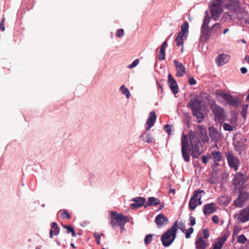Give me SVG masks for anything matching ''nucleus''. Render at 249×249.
<instances>
[{
  "label": "nucleus",
  "instance_id": "nucleus-1",
  "mask_svg": "<svg viewBox=\"0 0 249 249\" xmlns=\"http://www.w3.org/2000/svg\"><path fill=\"white\" fill-rule=\"evenodd\" d=\"M225 6L229 12L237 15L240 10L238 0H212L209 4L211 17L214 20L218 18L219 14L223 11L222 6Z\"/></svg>",
  "mask_w": 249,
  "mask_h": 249
},
{
  "label": "nucleus",
  "instance_id": "nucleus-2",
  "mask_svg": "<svg viewBox=\"0 0 249 249\" xmlns=\"http://www.w3.org/2000/svg\"><path fill=\"white\" fill-rule=\"evenodd\" d=\"M188 105L191 107L193 115L196 117L197 122H202L204 118V115L202 112L204 107L201 101L198 98L193 97L191 98Z\"/></svg>",
  "mask_w": 249,
  "mask_h": 249
},
{
  "label": "nucleus",
  "instance_id": "nucleus-3",
  "mask_svg": "<svg viewBox=\"0 0 249 249\" xmlns=\"http://www.w3.org/2000/svg\"><path fill=\"white\" fill-rule=\"evenodd\" d=\"M177 230L178 221H176L173 226L161 236V242L164 247H169L174 241L176 238Z\"/></svg>",
  "mask_w": 249,
  "mask_h": 249
},
{
  "label": "nucleus",
  "instance_id": "nucleus-4",
  "mask_svg": "<svg viewBox=\"0 0 249 249\" xmlns=\"http://www.w3.org/2000/svg\"><path fill=\"white\" fill-rule=\"evenodd\" d=\"M191 143V155L194 158H198L202 151L200 150L201 142L196 136H191L190 137Z\"/></svg>",
  "mask_w": 249,
  "mask_h": 249
},
{
  "label": "nucleus",
  "instance_id": "nucleus-5",
  "mask_svg": "<svg viewBox=\"0 0 249 249\" xmlns=\"http://www.w3.org/2000/svg\"><path fill=\"white\" fill-rule=\"evenodd\" d=\"M181 154L183 160L188 162L190 160L191 148L188 141L187 135H183L181 138Z\"/></svg>",
  "mask_w": 249,
  "mask_h": 249
},
{
  "label": "nucleus",
  "instance_id": "nucleus-6",
  "mask_svg": "<svg viewBox=\"0 0 249 249\" xmlns=\"http://www.w3.org/2000/svg\"><path fill=\"white\" fill-rule=\"evenodd\" d=\"M216 94L221 96L227 104L233 107H236L241 104L238 98H236L234 96H232L230 93L221 91L220 93L217 92Z\"/></svg>",
  "mask_w": 249,
  "mask_h": 249
},
{
  "label": "nucleus",
  "instance_id": "nucleus-7",
  "mask_svg": "<svg viewBox=\"0 0 249 249\" xmlns=\"http://www.w3.org/2000/svg\"><path fill=\"white\" fill-rule=\"evenodd\" d=\"M210 20V18L209 16L205 17L201 27V37L204 38L206 41L210 39L212 32L211 28L209 27Z\"/></svg>",
  "mask_w": 249,
  "mask_h": 249
},
{
  "label": "nucleus",
  "instance_id": "nucleus-8",
  "mask_svg": "<svg viewBox=\"0 0 249 249\" xmlns=\"http://www.w3.org/2000/svg\"><path fill=\"white\" fill-rule=\"evenodd\" d=\"M225 155L229 167L233 168L235 171H237L240 164L238 158L235 157L232 152H226Z\"/></svg>",
  "mask_w": 249,
  "mask_h": 249
},
{
  "label": "nucleus",
  "instance_id": "nucleus-9",
  "mask_svg": "<svg viewBox=\"0 0 249 249\" xmlns=\"http://www.w3.org/2000/svg\"><path fill=\"white\" fill-rule=\"evenodd\" d=\"M249 199V193L240 191L237 198L233 201V204L236 207L241 208L245 205L246 202Z\"/></svg>",
  "mask_w": 249,
  "mask_h": 249
},
{
  "label": "nucleus",
  "instance_id": "nucleus-10",
  "mask_svg": "<svg viewBox=\"0 0 249 249\" xmlns=\"http://www.w3.org/2000/svg\"><path fill=\"white\" fill-rule=\"evenodd\" d=\"M212 112L214 114L216 122L223 123L225 121L224 109L219 106H215L212 108Z\"/></svg>",
  "mask_w": 249,
  "mask_h": 249
},
{
  "label": "nucleus",
  "instance_id": "nucleus-11",
  "mask_svg": "<svg viewBox=\"0 0 249 249\" xmlns=\"http://www.w3.org/2000/svg\"><path fill=\"white\" fill-rule=\"evenodd\" d=\"M111 218L110 225L112 227L116 226L117 223L123 222L124 215L122 213H118L116 212L111 211L110 213Z\"/></svg>",
  "mask_w": 249,
  "mask_h": 249
},
{
  "label": "nucleus",
  "instance_id": "nucleus-12",
  "mask_svg": "<svg viewBox=\"0 0 249 249\" xmlns=\"http://www.w3.org/2000/svg\"><path fill=\"white\" fill-rule=\"evenodd\" d=\"M203 193L205 194V192L204 190L198 189L195 191L194 193L193 196L191 197L190 200L189 202V208L191 210H194L196 209V206H197V199L196 198L198 197V194Z\"/></svg>",
  "mask_w": 249,
  "mask_h": 249
},
{
  "label": "nucleus",
  "instance_id": "nucleus-13",
  "mask_svg": "<svg viewBox=\"0 0 249 249\" xmlns=\"http://www.w3.org/2000/svg\"><path fill=\"white\" fill-rule=\"evenodd\" d=\"M146 199L145 197L137 196L133 198L131 201H133L134 203L130 204V208L132 210H136L138 208L144 206L145 204Z\"/></svg>",
  "mask_w": 249,
  "mask_h": 249
},
{
  "label": "nucleus",
  "instance_id": "nucleus-14",
  "mask_svg": "<svg viewBox=\"0 0 249 249\" xmlns=\"http://www.w3.org/2000/svg\"><path fill=\"white\" fill-rule=\"evenodd\" d=\"M167 83L172 92L176 94L178 92V87L173 75L169 73L168 75Z\"/></svg>",
  "mask_w": 249,
  "mask_h": 249
},
{
  "label": "nucleus",
  "instance_id": "nucleus-15",
  "mask_svg": "<svg viewBox=\"0 0 249 249\" xmlns=\"http://www.w3.org/2000/svg\"><path fill=\"white\" fill-rule=\"evenodd\" d=\"M209 134L212 142H217L220 139L222 134L213 126L209 128Z\"/></svg>",
  "mask_w": 249,
  "mask_h": 249
},
{
  "label": "nucleus",
  "instance_id": "nucleus-16",
  "mask_svg": "<svg viewBox=\"0 0 249 249\" xmlns=\"http://www.w3.org/2000/svg\"><path fill=\"white\" fill-rule=\"evenodd\" d=\"M155 222L159 228H162L166 225L169 222L168 218L163 214L160 213L156 216L155 218Z\"/></svg>",
  "mask_w": 249,
  "mask_h": 249
},
{
  "label": "nucleus",
  "instance_id": "nucleus-17",
  "mask_svg": "<svg viewBox=\"0 0 249 249\" xmlns=\"http://www.w3.org/2000/svg\"><path fill=\"white\" fill-rule=\"evenodd\" d=\"M238 219L242 223L249 220V207H246L241 210Z\"/></svg>",
  "mask_w": 249,
  "mask_h": 249
},
{
  "label": "nucleus",
  "instance_id": "nucleus-18",
  "mask_svg": "<svg viewBox=\"0 0 249 249\" xmlns=\"http://www.w3.org/2000/svg\"><path fill=\"white\" fill-rule=\"evenodd\" d=\"M174 64L176 70V76L181 77L186 72V69L181 63L178 62L177 60H174Z\"/></svg>",
  "mask_w": 249,
  "mask_h": 249
},
{
  "label": "nucleus",
  "instance_id": "nucleus-19",
  "mask_svg": "<svg viewBox=\"0 0 249 249\" xmlns=\"http://www.w3.org/2000/svg\"><path fill=\"white\" fill-rule=\"evenodd\" d=\"M216 211V204L214 202L207 204L203 206V212L204 215L212 214Z\"/></svg>",
  "mask_w": 249,
  "mask_h": 249
},
{
  "label": "nucleus",
  "instance_id": "nucleus-20",
  "mask_svg": "<svg viewBox=\"0 0 249 249\" xmlns=\"http://www.w3.org/2000/svg\"><path fill=\"white\" fill-rule=\"evenodd\" d=\"M196 249H206L209 246L202 237L197 236L195 243Z\"/></svg>",
  "mask_w": 249,
  "mask_h": 249
},
{
  "label": "nucleus",
  "instance_id": "nucleus-21",
  "mask_svg": "<svg viewBox=\"0 0 249 249\" xmlns=\"http://www.w3.org/2000/svg\"><path fill=\"white\" fill-rule=\"evenodd\" d=\"M230 59V56L227 54L222 53L216 58V62L218 66H222L227 63Z\"/></svg>",
  "mask_w": 249,
  "mask_h": 249
},
{
  "label": "nucleus",
  "instance_id": "nucleus-22",
  "mask_svg": "<svg viewBox=\"0 0 249 249\" xmlns=\"http://www.w3.org/2000/svg\"><path fill=\"white\" fill-rule=\"evenodd\" d=\"M157 116L155 111H151L149 115L148 119L146 121V124L147 127H146V130L148 131L154 125L156 122Z\"/></svg>",
  "mask_w": 249,
  "mask_h": 249
},
{
  "label": "nucleus",
  "instance_id": "nucleus-23",
  "mask_svg": "<svg viewBox=\"0 0 249 249\" xmlns=\"http://www.w3.org/2000/svg\"><path fill=\"white\" fill-rule=\"evenodd\" d=\"M160 204V199L154 196H151L148 198L147 201L144 205V207L146 208L150 206H157Z\"/></svg>",
  "mask_w": 249,
  "mask_h": 249
},
{
  "label": "nucleus",
  "instance_id": "nucleus-24",
  "mask_svg": "<svg viewBox=\"0 0 249 249\" xmlns=\"http://www.w3.org/2000/svg\"><path fill=\"white\" fill-rule=\"evenodd\" d=\"M199 134L203 142H208L209 138L207 135V132L206 129L201 125L198 127Z\"/></svg>",
  "mask_w": 249,
  "mask_h": 249
},
{
  "label": "nucleus",
  "instance_id": "nucleus-25",
  "mask_svg": "<svg viewBox=\"0 0 249 249\" xmlns=\"http://www.w3.org/2000/svg\"><path fill=\"white\" fill-rule=\"evenodd\" d=\"M233 180L236 181L238 185H243L247 181V178L244 177L243 173L238 172L234 177Z\"/></svg>",
  "mask_w": 249,
  "mask_h": 249
},
{
  "label": "nucleus",
  "instance_id": "nucleus-26",
  "mask_svg": "<svg viewBox=\"0 0 249 249\" xmlns=\"http://www.w3.org/2000/svg\"><path fill=\"white\" fill-rule=\"evenodd\" d=\"M189 23L187 21H185L181 26V32H179L178 35L184 37L186 39L189 31Z\"/></svg>",
  "mask_w": 249,
  "mask_h": 249
},
{
  "label": "nucleus",
  "instance_id": "nucleus-27",
  "mask_svg": "<svg viewBox=\"0 0 249 249\" xmlns=\"http://www.w3.org/2000/svg\"><path fill=\"white\" fill-rule=\"evenodd\" d=\"M227 240V237H222L218 238V240L213 245V249H221Z\"/></svg>",
  "mask_w": 249,
  "mask_h": 249
},
{
  "label": "nucleus",
  "instance_id": "nucleus-28",
  "mask_svg": "<svg viewBox=\"0 0 249 249\" xmlns=\"http://www.w3.org/2000/svg\"><path fill=\"white\" fill-rule=\"evenodd\" d=\"M211 155L213 158V161H220L222 160V153L219 151H212Z\"/></svg>",
  "mask_w": 249,
  "mask_h": 249
},
{
  "label": "nucleus",
  "instance_id": "nucleus-29",
  "mask_svg": "<svg viewBox=\"0 0 249 249\" xmlns=\"http://www.w3.org/2000/svg\"><path fill=\"white\" fill-rule=\"evenodd\" d=\"M221 25L219 23L214 24L211 28L213 34L218 36L221 30Z\"/></svg>",
  "mask_w": 249,
  "mask_h": 249
},
{
  "label": "nucleus",
  "instance_id": "nucleus-30",
  "mask_svg": "<svg viewBox=\"0 0 249 249\" xmlns=\"http://www.w3.org/2000/svg\"><path fill=\"white\" fill-rule=\"evenodd\" d=\"M235 15L230 12H225L223 13L222 18L224 21H231L232 18H235Z\"/></svg>",
  "mask_w": 249,
  "mask_h": 249
},
{
  "label": "nucleus",
  "instance_id": "nucleus-31",
  "mask_svg": "<svg viewBox=\"0 0 249 249\" xmlns=\"http://www.w3.org/2000/svg\"><path fill=\"white\" fill-rule=\"evenodd\" d=\"M184 39H185V38L184 39L183 36H180L179 35H178L177 37L176 38V42L177 43V46H182V48H181L182 52L183 51V41Z\"/></svg>",
  "mask_w": 249,
  "mask_h": 249
},
{
  "label": "nucleus",
  "instance_id": "nucleus-32",
  "mask_svg": "<svg viewBox=\"0 0 249 249\" xmlns=\"http://www.w3.org/2000/svg\"><path fill=\"white\" fill-rule=\"evenodd\" d=\"M120 90L121 91L123 94L126 96V97L128 99L130 97V92L127 88H126L124 85H122L120 87Z\"/></svg>",
  "mask_w": 249,
  "mask_h": 249
},
{
  "label": "nucleus",
  "instance_id": "nucleus-33",
  "mask_svg": "<svg viewBox=\"0 0 249 249\" xmlns=\"http://www.w3.org/2000/svg\"><path fill=\"white\" fill-rule=\"evenodd\" d=\"M154 234H148L146 235L144 239V242L145 245H149L153 240L154 237Z\"/></svg>",
  "mask_w": 249,
  "mask_h": 249
},
{
  "label": "nucleus",
  "instance_id": "nucleus-34",
  "mask_svg": "<svg viewBox=\"0 0 249 249\" xmlns=\"http://www.w3.org/2000/svg\"><path fill=\"white\" fill-rule=\"evenodd\" d=\"M249 105H243L242 107L241 110V114L244 118H246L247 116V110L248 108Z\"/></svg>",
  "mask_w": 249,
  "mask_h": 249
},
{
  "label": "nucleus",
  "instance_id": "nucleus-35",
  "mask_svg": "<svg viewBox=\"0 0 249 249\" xmlns=\"http://www.w3.org/2000/svg\"><path fill=\"white\" fill-rule=\"evenodd\" d=\"M247 241V239L244 234H241L237 238V242L240 243L245 244Z\"/></svg>",
  "mask_w": 249,
  "mask_h": 249
},
{
  "label": "nucleus",
  "instance_id": "nucleus-36",
  "mask_svg": "<svg viewBox=\"0 0 249 249\" xmlns=\"http://www.w3.org/2000/svg\"><path fill=\"white\" fill-rule=\"evenodd\" d=\"M104 234L102 233H99V232H95L94 234V237L95 238V240L96 242V243L97 245L100 244V237L101 236L103 235Z\"/></svg>",
  "mask_w": 249,
  "mask_h": 249
},
{
  "label": "nucleus",
  "instance_id": "nucleus-37",
  "mask_svg": "<svg viewBox=\"0 0 249 249\" xmlns=\"http://www.w3.org/2000/svg\"><path fill=\"white\" fill-rule=\"evenodd\" d=\"M223 126L225 131H231L233 129V127L228 123H224Z\"/></svg>",
  "mask_w": 249,
  "mask_h": 249
},
{
  "label": "nucleus",
  "instance_id": "nucleus-38",
  "mask_svg": "<svg viewBox=\"0 0 249 249\" xmlns=\"http://www.w3.org/2000/svg\"><path fill=\"white\" fill-rule=\"evenodd\" d=\"M194 232V229L192 227L189 228L187 230L185 231V237L188 239L191 236V235Z\"/></svg>",
  "mask_w": 249,
  "mask_h": 249
},
{
  "label": "nucleus",
  "instance_id": "nucleus-39",
  "mask_svg": "<svg viewBox=\"0 0 249 249\" xmlns=\"http://www.w3.org/2000/svg\"><path fill=\"white\" fill-rule=\"evenodd\" d=\"M203 239H207L210 236L209 231L208 229H205L202 231Z\"/></svg>",
  "mask_w": 249,
  "mask_h": 249
},
{
  "label": "nucleus",
  "instance_id": "nucleus-40",
  "mask_svg": "<svg viewBox=\"0 0 249 249\" xmlns=\"http://www.w3.org/2000/svg\"><path fill=\"white\" fill-rule=\"evenodd\" d=\"M164 130L168 133V135L171 134V132L172 130V126L167 124L164 126Z\"/></svg>",
  "mask_w": 249,
  "mask_h": 249
},
{
  "label": "nucleus",
  "instance_id": "nucleus-41",
  "mask_svg": "<svg viewBox=\"0 0 249 249\" xmlns=\"http://www.w3.org/2000/svg\"><path fill=\"white\" fill-rule=\"evenodd\" d=\"M139 63V60L138 59H136L135 60H134L131 64L128 66V68L129 69H132L135 67L137 65H138Z\"/></svg>",
  "mask_w": 249,
  "mask_h": 249
},
{
  "label": "nucleus",
  "instance_id": "nucleus-42",
  "mask_svg": "<svg viewBox=\"0 0 249 249\" xmlns=\"http://www.w3.org/2000/svg\"><path fill=\"white\" fill-rule=\"evenodd\" d=\"M179 229L180 231L183 232L185 233L186 231L185 227V224L182 221H180L179 223V227H178V229Z\"/></svg>",
  "mask_w": 249,
  "mask_h": 249
},
{
  "label": "nucleus",
  "instance_id": "nucleus-43",
  "mask_svg": "<svg viewBox=\"0 0 249 249\" xmlns=\"http://www.w3.org/2000/svg\"><path fill=\"white\" fill-rule=\"evenodd\" d=\"M153 137L151 135V134L150 133H147L146 134V140L145 141L147 142V143H152L153 142Z\"/></svg>",
  "mask_w": 249,
  "mask_h": 249
},
{
  "label": "nucleus",
  "instance_id": "nucleus-44",
  "mask_svg": "<svg viewBox=\"0 0 249 249\" xmlns=\"http://www.w3.org/2000/svg\"><path fill=\"white\" fill-rule=\"evenodd\" d=\"M62 227L64 228H65V229L67 230V232L68 233L72 232V231L73 230H74V229L73 228V227L71 225H63Z\"/></svg>",
  "mask_w": 249,
  "mask_h": 249
},
{
  "label": "nucleus",
  "instance_id": "nucleus-45",
  "mask_svg": "<svg viewBox=\"0 0 249 249\" xmlns=\"http://www.w3.org/2000/svg\"><path fill=\"white\" fill-rule=\"evenodd\" d=\"M62 217L63 219H70L71 216L69 213L66 211H64L61 213Z\"/></svg>",
  "mask_w": 249,
  "mask_h": 249
},
{
  "label": "nucleus",
  "instance_id": "nucleus-46",
  "mask_svg": "<svg viewBox=\"0 0 249 249\" xmlns=\"http://www.w3.org/2000/svg\"><path fill=\"white\" fill-rule=\"evenodd\" d=\"M191 215V214H190L189 221L190 222V225L192 227L196 224V218Z\"/></svg>",
  "mask_w": 249,
  "mask_h": 249
},
{
  "label": "nucleus",
  "instance_id": "nucleus-47",
  "mask_svg": "<svg viewBox=\"0 0 249 249\" xmlns=\"http://www.w3.org/2000/svg\"><path fill=\"white\" fill-rule=\"evenodd\" d=\"M165 51H161V50H160V54L159 55V59L160 60H162L165 59Z\"/></svg>",
  "mask_w": 249,
  "mask_h": 249
},
{
  "label": "nucleus",
  "instance_id": "nucleus-48",
  "mask_svg": "<svg viewBox=\"0 0 249 249\" xmlns=\"http://www.w3.org/2000/svg\"><path fill=\"white\" fill-rule=\"evenodd\" d=\"M167 40H166L164 41L161 45L160 50H161L162 52L163 51H165V49L167 47Z\"/></svg>",
  "mask_w": 249,
  "mask_h": 249
},
{
  "label": "nucleus",
  "instance_id": "nucleus-49",
  "mask_svg": "<svg viewBox=\"0 0 249 249\" xmlns=\"http://www.w3.org/2000/svg\"><path fill=\"white\" fill-rule=\"evenodd\" d=\"M189 84L190 85H194L196 83V80L193 77H190L188 79Z\"/></svg>",
  "mask_w": 249,
  "mask_h": 249
},
{
  "label": "nucleus",
  "instance_id": "nucleus-50",
  "mask_svg": "<svg viewBox=\"0 0 249 249\" xmlns=\"http://www.w3.org/2000/svg\"><path fill=\"white\" fill-rule=\"evenodd\" d=\"M5 21V18H2L1 22L0 23V30L1 31H4L5 30V27L4 26V22Z\"/></svg>",
  "mask_w": 249,
  "mask_h": 249
},
{
  "label": "nucleus",
  "instance_id": "nucleus-51",
  "mask_svg": "<svg viewBox=\"0 0 249 249\" xmlns=\"http://www.w3.org/2000/svg\"><path fill=\"white\" fill-rule=\"evenodd\" d=\"M124 33V30L123 29H120L117 31L116 35L118 37H120L123 36Z\"/></svg>",
  "mask_w": 249,
  "mask_h": 249
},
{
  "label": "nucleus",
  "instance_id": "nucleus-52",
  "mask_svg": "<svg viewBox=\"0 0 249 249\" xmlns=\"http://www.w3.org/2000/svg\"><path fill=\"white\" fill-rule=\"evenodd\" d=\"M212 220L213 221V222L215 224H217L218 223V222H219V218H218V216L217 215H213V217H212Z\"/></svg>",
  "mask_w": 249,
  "mask_h": 249
},
{
  "label": "nucleus",
  "instance_id": "nucleus-53",
  "mask_svg": "<svg viewBox=\"0 0 249 249\" xmlns=\"http://www.w3.org/2000/svg\"><path fill=\"white\" fill-rule=\"evenodd\" d=\"M208 157L205 156V155H203L202 157V162L204 163V164H207V162H208Z\"/></svg>",
  "mask_w": 249,
  "mask_h": 249
},
{
  "label": "nucleus",
  "instance_id": "nucleus-54",
  "mask_svg": "<svg viewBox=\"0 0 249 249\" xmlns=\"http://www.w3.org/2000/svg\"><path fill=\"white\" fill-rule=\"evenodd\" d=\"M201 194H198V197L196 198L197 199V203L198 205H201L202 204V201H201L202 196L200 195Z\"/></svg>",
  "mask_w": 249,
  "mask_h": 249
},
{
  "label": "nucleus",
  "instance_id": "nucleus-55",
  "mask_svg": "<svg viewBox=\"0 0 249 249\" xmlns=\"http://www.w3.org/2000/svg\"><path fill=\"white\" fill-rule=\"evenodd\" d=\"M60 231V228L59 227H56V228L54 229V235H57L59 234Z\"/></svg>",
  "mask_w": 249,
  "mask_h": 249
},
{
  "label": "nucleus",
  "instance_id": "nucleus-56",
  "mask_svg": "<svg viewBox=\"0 0 249 249\" xmlns=\"http://www.w3.org/2000/svg\"><path fill=\"white\" fill-rule=\"evenodd\" d=\"M51 227L52 229H54V230L56 228V227H58L57 223L56 222H53L51 224Z\"/></svg>",
  "mask_w": 249,
  "mask_h": 249
},
{
  "label": "nucleus",
  "instance_id": "nucleus-57",
  "mask_svg": "<svg viewBox=\"0 0 249 249\" xmlns=\"http://www.w3.org/2000/svg\"><path fill=\"white\" fill-rule=\"evenodd\" d=\"M241 72L243 74H245L247 72V69L245 67H242L240 69Z\"/></svg>",
  "mask_w": 249,
  "mask_h": 249
},
{
  "label": "nucleus",
  "instance_id": "nucleus-58",
  "mask_svg": "<svg viewBox=\"0 0 249 249\" xmlns=\"http://www.w3.org/2000/svg\"><path fill=\"white\" fill-rule=\"evenodd\" d=\"M118 224L120 226L121 230H124V224H125L124 223H123V222H121L120 223H119Z\"/></svg>",
  "mask_w": 249,
  "mask_h": 249
},
{
  "label": "nucleus",
  "instance_id": "nucleus-59",
  "mask_svg": "<svg viewBox=\"0 0 249 249\" xmlns=\"http://www.w3.org/2000/svg\"><path fill=\"white\" fill-rule=\"evenodd\" d=\"M218 162V161H213V164L212 166L213 169L216 168L219 165Z\"/></svg>",
  "mask_w": 249,
  "mask_h": 249
},
{
  "label": "nucleus",
  "instance_id": "nucleus-60",
  "mask_svg": "<svg viewBox=\"0 0 249 249\" xmlns=\"http://www.w3.org/2000/svg\"><path fill=\"white\" fill-rule=\"evenodd\" d=\"M164 206V203H162L161 204H160V206L157 209V211L159 212V211H161L163 209Z\"/></svg>",
  "mask_w": 249,
  "mask_h": 249
},
{
  "label": "nucleus",
  "instance_id": "nucleus-61",
  "mask_svg": "<svg viewBox=\"0 0 249 249\" xmlns=\"http://www.w3.org/2000/svg\"><path fill=\"white\" fill-rule=\"evenodd\" d=\"M124 218H123V223H124L125 224L126 222H127L129 221V218L127 216H125L124 215Z\"/></svg>",
  "mask_w": 249,
  "mask_h": 249
},
{
  "label": "nucleus",
  "instance_id": "nucleus-62",
  "mask_svg": "<svg viewBox=\"0 0 249 249\" xmlns=\"http://www.w3.org/2000/svg\"><path fill=\"white\" fill-rule=\"evenodd\" d=\"M53 231L52 229H51L50 231V232H49V234H50V237L51 238H52L53 236Z\"/></svg>",
  "mask_w": 249,
  "mask_h": 249
},
{
  "label": "nucleus",
  "instance_id": "nucleus-63",
  "mask_svg": "<svg viewBox=\"0 0 249 249\" xmlns=\"http://www.w3.org/2000/svg\"><path fill=\"white\" fill-rule=\"evenodd\" d=\"M244 60L248 63L249 64V55H246V56L244 58Z\"/></svg>",
  "mask_w": 249,
  "mask_h": 249
},
{
  "label": "nucleus",
  "instance_id": "nucleus-64",
  "mask_svg": "<svg viewBox=\"0 0 249 249\" xmlns=\"http://www.w3.org/2000/svg\"><path fill=\"white\" fill-rule=\"evenodd\" d=\"M158 86L159 89L161 90V92H162L163 91L162 86L159 83H158Z\"/></svg>",
  "mask_w": 249,
  "mask_h": 249
}]
</instances>
